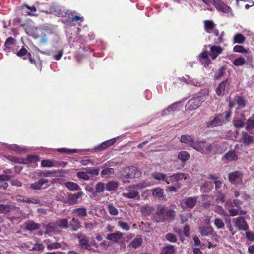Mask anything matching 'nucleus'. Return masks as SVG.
I'll use <instances>...</instances> for the list:
<instances>
[{"label": "nucleus", "mask_w": 254, "mask_h": 254, "mask_svg": "<svg viewBox=\"0 0 254 254\" xmlns=\"http://www.w3.org/2000/svg\"><path fill=\"white\" fill-rule=\"evenodd\" d=\"M215 24L212 20H206L204 21V27L207 33H212V30L214 29Z\"/></svg>", "instance_id": "32"}, {"label": "nucleus", "mask_w": 254, "mask_h": 254, "mask_svg": "<svg viewBox=\"0 0 254 254\" xmlns=\"http://www.w3.org/2000/svg\"><path fill=\"white\" fill-rule=\"evenodd\" d=\"M212 148L213 145L206 142V143L205 144V148H204V152L203 153L209 154L211 153Z\"/></svg>", "instance_id": "61"}, {"label": "nucleus", "mask_w": 254, "mask_h": 254, "mask_svg": "<svg viewBox=\"0 0 254 254\" xmlns=\"http://www.w3.org/2000/svg\"><path fill=\"white\" fill-rule=\"evenodd\" d=\"M212 32H213L216 36H218L217 38L214 39V43L215 44H219L223 42V36L224 35V32H222L219 35V31L216 29H214L212 30Z\"/></svg>", "instance_id": "34"}, {"label": "nucleus", "mask_w": 254, "mask_h": 254, "mask_svg": "<svg viewBox=\"0 0 254 254\" xmlns=\"http://www.w3.org/2000/svg\"><path fill=\"white\" fill-rule=\"evenodd\" d=\"M142 239L141 238H135L130 244V246L133 248H137L141 245Z\"/></svg>", "instance_id": "44"}, {"label": "nucleus", "mask_w": 254, "mask_h": 254, "mask_svg": "<svg viewBox=\"0 0 254 254\" xmlns=\"http://www.w3.org/2000/svg\"><path fill=\"white\" fill-rule=\"evenodd\" d=\"M239 145H236L233 150H231L227 152L222 157V160L225 162L231 161H236L238 159V148Z\"/></svg>", "instance_id": "7"}, {"label": "nucleus", "mask_w": 254, "mask_h": 254, "mask_svg": "<svg viewBox=\"0 0 254 254\" xmlns=\"http://www.w3.org/2000/svg\"><path fill=\"white\" fill-rule=\"evenodd\" d=\"M190 154L187 151H181L178 154V159L181 160L182 162H185L189 160L190 158Z\"/></svg>", "instance_id": "43"}, {"label": "nucleus", "mask_w": 254, "mask_h": 254, "mask_svg": "<svg viewBox=\"0 0 254 254\" xmlns=\"http://www.w3.org/2000/svg\"><path fill=\"white\" fill-rule=\"evenodd\" d=\"M242 139L244 144L249 145L253 142V138L247 132L242 133Z\"/></svg>", "instance_id": "38"}, {"label": "nucleus", "mask_w": 254, "mask_h": 254, "mask_svg": "<svg viewBox=\"0 0 254 254\" xmlns=\"http://www.w3.org/2000/svg\"><path fill=\"white\" fill-rule=\"evenodd\" d=\"M118 225L123 230L127 231H128L130 229V226L127 223L121 221H119L118 222Z\"/></svg>", "instance_id": "56"}, {"label": "nucleus", "mask_w": 254, "mask_h": 254, "mask_svg": "<svg viewBox=\"0 0 254 254\" xmlns=\"http://www.w3.org/2000/svg\"><path fill=\"white\" fill-rule=\"evenodd\" d=\"M83 192H78L77 193H68V201L70 204H75L78 202V199L82 198L84 195Z\"/></svg>", "instance_id": "16"}, {"label": "nucleus", "mask_w": 254, "mask_h": 254, "mask_svg": "<svg viewBox=\"0 0 254 254\" xmlns=\"http://www.w3.org/2000/svg\"><path fill=\"white\" fill-rule=\"evenodd\" d=\"M73 216H78L79 218H83L87 216V209L84 207H81L73 209L72 211Z\"/></svg>", "instance_id": "18"}, {"label": "nucleus", "mask_w": 254, "mask_h": 254, "mask_svg": "<svg viewBox=\"0 0 254 254\" xmlns=\"http://www.w3.org/2000/svg\"><path fill=\"white\" fill-rule=\"evenodd\" d=\"M175 214V211L171 209L160 206L157 207V211L154 216V219L156 222H163L168 218H174Z\"/></svg>", "instance_id": "1"}, {"label": "nucleus", "mask_w": 254, "mask_h": 254, "mask_svg": "<svg viewBox=\"0 0 254 254\" xmlns=\"http://www.w3.org/2000/svg\"><path fill=\"white\" fill-rule=\"evenodd\" d=\"M57 226L62 229H67L69 227V223L67 219L63 218L58 221Z\"/></svg>", "instance_id": "39"}, {"label": "nucleus", "mask_w": 254, "mask_h": 254, "mask_svg": "<svg viewBox=\"0 0 254 254\" xmlns=\"http://www.w3.org/2000/svg\"><path fill=\"white\" fill-rule=\"evenodd\" d=\"M105 188L102 182L98 183L95 186V191L96 193H101L104 192Z\"/></svg>", "instance_id": "50"}, {"label": "nucleus", "mask_w": 254, "mask_h": 254, "mask_svg": "<svg viewBox=\"0 0 254 254\" xmlns=\"http://www.w3.org/2000/svg\"><path fill=\"white\" fill-rule=\"evenodd\" d=\"M246 55L245 57H240L239 58H236L233 62V64L234 65L236 66H240L245 64L246 63Z\"/></svg>", "instance_id": "36"}, {"label": "nucleus", "mask_w": 254, "mask_h": 254, "mask_svg": "<svg viewBox=\"0 0 254 254\" xmlns=\"http://www.w3.org/2000/svg\"><path fill=\"white\" fill-rule=\"evenodd\" d=\"M48 182V180L47 179H40L37 182L31 184L30 185V188L36 190H39L42 185Z\"/></svg>", "instance_id": "24"}, {"label": "nucleus", "mask_w": 254, "mask_h": 254, "mask_svg": "<svg viewBox=\"0 0 254 254\" xmlns=\"http://www.w3.org/2000/svg\"><path fill=\"white\" fill-rule=\"evenodd\" d=\"M140 209L141 213L145 215H149L153 210L152 207L148 206H143Z\"/></svg>", "instance_id": "52"}, {"label": "nucleus", "mask_w": 254, "mask_h": 254, "mask_svg": "<svg viewBox=\"0 0 254 254\" xmlns=\"http://www.w3.org/2000/svg\"><path fill=\"white\" fill-rule=\"evenodd\" d=\"M175 249L173 245H168L164 247L161 251V254H174Z\"/></svg>", "instance_id": "35"}, {"label": "nucleus", "mask_w": 254, "mask_h": 254, "mask_svg": "<svg viewBox=\"0 0 254 254\" xmlns=\"http://www.w3.org/2000/svg\"><path fill=\"white\" fill-rule=\"evenodd\" d=\"M123 234L120 232H116L114 233H110L107 235V239L117 242L122 237Z\"/></svg>", "instance_id": "22"}, {"label": "nucleus", "mask_w": 254, "mask_h": 254, "mask_svg": "<svg viewBox=\"0 0 254 254\" xmlns=\"http://www.w3.org/2000/svg\"><path fill=\"white\" fill-rule=\"evenodd\" d=\"M107 210L109 214L111 215H117L118 214V209L114 206L113 204L109 203L107 206Z\"/></svg>", "instance_id": "41"}, {"label": "nucleus", "mask_w": 254, "mask_h": 254, "mask_svg": "<svg viewBox=\"0 0 254 254\" xmlns=\"http://www.w3.org/2000/svg\"><path fill=\"white\" fill-rule=\"evenodd\" d=\"M138 186H130L126 189V192L122 194V196L127 198H139V193L137 191Z\"/></svg>", "instance_id": "8"}, {"label": "nucleus", "mask_w": 254, "mask_h": 254, "mask_svg": "<svg viewBox=\"0 0 254 254\" xmlns=\"http://www.w3.org/2000/svg\"><path fill=\"white\" fill-rule=\"evenodd\" d=\"M208 52L206 51H203L199 55L200 61L204 66H208L211 63L210 58L208 57Z\"/></svg>", "instance_id": "20"}, {"label": "nucleus", "mask_w": 254, "mask_h": 254, "mask_svg": "<svg viewBox=\"0 0 254 254\" xmlns=\"http://www.w3.org/2000/svg\"><path fill=\"white\" fill-rule=\"evenodd\" d=\"M177 108V105L176 103H173L172 105H170L167 108L164 109L162 111V114L163 115H166L172 112H174L176 110Z\"/></svg>", "instance_id": "40"}, {"label": "nucleus", "mask_w": 254, "mask_h": 254, "mask_svg": "<svg viewBox=\"0 0 254 254\" xmlns=\"http://www.w3.org/2000/svg\"><path fill=\"white\" fill-rule=\"evenodd\" d=\"M16 55L19 57H23L24 60H26L27 56L28 58L29 61L31 64H35V60L32 58L31 54L27 52V50L24 47H22L17 53Z\"/></svg>", "instance_id": "17"}, {"label": "nucleus", "mask_w": 254, "mask_h": 254, "mask_svg": "<svg viewBox=\"0 0 254 254\" xmlns=\"http://www.w3.org/2000/svg\"><path fill=\"white\" fill-rule=\"evenodd\" d=\"M174 175L176 182L182 179H186L187 178L186 175L183 173H178L174 174Z\"/></svg>", "instance_id": "63"}, {"label": "nucleus", "mask_w": 254, "mask_h": 254, "mask_svg": "<svg viewBox=\"0 0 254 254\" xmlns=\"http://www.w3.org/2000/svg\"><path fill=\"white\" fill-rule=\"evenodd\" d=\"M233 51L235 52H239L242 53L247 52V50L243 46L241 45L235 46L233 48Z\"/></svg>", "instance_id": "60"}, {"label": "nucleus", "mask_w": 254, "mask_h": 254, "mask_svg": "<svg viewBox=\"0 0 254 254\" xmlns=\"http://www.w3.org/2000/svg\"><path fill=\"white\" fill-rule=\"evenodd\" d=\"M45 228V233L55 232L57 229V226L54 223H50L48 224V225H46Z\"/></svg>", "instance_id": "48"}, {"label": "nucleus", "mask_w": 254, "mask_h": 254, "mask_svg": "<svg viewBox=\"0 0 254 254\" xmlns=\"http://www.w3.org/2000/svg\"><path fill=\"white\" fill-rule=\"evenodd\" d=\"M83 18L82 17H80V16L76 15L72 17H69L66 21V23L70 25H72V22L75 21L81 20L83 21Z\"/></svg>", "instance_id": "53"}, {"label": "nucleus", "mask_w": 254, "mask_h": 254, "mask_svg": "<svg viewBox=\"0 0 254 254\" xmlns=\"http://www.w3.org/2000/svg\"><path fill=\"white\" fill-rule=\"evenodd\" d=\"M165 238L168 241L171 242H175L177 241V238L176 236L172 233H167L166 235Z\"/></svg>", "instance_id": "62"}, {"label": "nucleus", "mask_w": 254, "mask_h": 254, "mask_svg": "<svg viewBox=\"0 0 254 254\" xmlns=\"http://www.w3.org/2000/svg\"><path fill=\"white\" fill-rule=\"evenodd\" d=\"M214 223L218 229L223 228L224 227V223L221 219L216 218L214 220Z\"/></svg>", "instance_id": "57"}, {"label": "nucleus", "mask_w": 254, "mask_h": 254, "mask_svg": "<svg viewBox=\"0 0 254 254\" xmlns=\"http://www.w3.org/2000/svg\"><path fill=\"white\" fill-rule=\"evenodd\" d=\"M25 228L30 231L37 230L39 228L40 225L35 222L31 220L26 221L25 223Z\"/></svg>", "instance_id": "25"}, {"label": "nucleus", "mask_w": 254, "mask_h": 254, "mask_svg": "<svg viewBox=\"0 0 254 254\" xmlns=\"http://www.w3.org/2000/svg\"><path fill=\"white\" fill-rule=\"evenodd\" d=\"M214 211L215 212L217 213L218 214H219L221 215L225 216L228 215L227 213L224 210L223 208L221 206L217 205L215 208Z\"/></svg>", "instance_id": "54"}, {"label": "nucleus", "mask_w": 254, "mask_h": 254, "mask_svg": "<svg viewBox=\"0 0 254 254\" xmlns=\"http://www.w3.org/2000/svg\"><path fill=\"white\" fill-rule=\"evenodd\" d=\"M245 38L244 36L241 34H237L234 37V43L241 44L244 42Z\"/></svg>", "instance_id": "49"}, {"label": "nucleus", "mask_w": 254, "mask_h": 254, "mask_svg": "<svg viewBox=\"0 0 254 254\" xmlns=\"http://www.w3.org/2000/svg\"><path fill=\"white\" fill-rule=\"evenodd\" d=\"M214 5L218 11L226 14L228 16L233 15L231 8L225 4L223 1L220 0H216Z\"/></svg>", "instance_id": "6"}, {"label": "nucleus", "mask_w": 254, "mask_h": 254, "mask_svg": "<svg viewBox=\"0 0 254 254\" xmlns=\"http://www.w3.org/2000/svg\"><path fill=\"white\" fill-rule=\"evenodd\" d=\"M151 175L153 178L158 181H162L165 182V180L167 179V175L159 172H155Z\"/></svg>", "instance_id": "31"}, {"label": "nucleus", "mask_w": 254, "mask_h": 254, "mask_svg": "<svg viewBox=\"0 0 254 254\" xmlns=\"http://www.w3.org/2000/svg\"><path fill=\"white\" fill-rule=\"evenodd\" d=\"M174 175L176 182L182 179H186L187 178L186 175L183 173H178L174 174Z\"/></svg>", "instance_id": "64"}, {"label": "nucleus", "mask_w": 254, "mask_h": 254, "mask_svg": "<svg viewBox=\"0 0 254 254\" xmlns=\"http://www.w3.org/2000/svg\"><path fill=\"white\" fill-rule=\"evenodd\" d=\"M242 117L241 118H236L233 120V124L234 126L236 127H244L245 119L242 114Z\"/></svg>", "instance_id": "33"}, {"label": "nucleus", "mask_w": 254, "mask_h": 254, "mask_svg": "<svg viewBox=\"0 0 254 254\" xmlns=\"http://www.w3.org/2000/svg\"><path fill=\"white\" fill-rule=\"evenodd\" d=\"M198 231L202 236H212V237H218L216 233L214 232L213 228L211 226H200L198 228Z\"/></svg>", "instance_id": "12"}, {"label": "nucleus", "mask_w": 254, "mask_h": 254, "mask_svg": "<svg viewBox=\"0 0 254 254\" xmlns=\"http://www.w3.org/2000/svg\"><path fill=\"white\" fill-rule=\"evenodd\" d=\"M225 70V68H224L223 67L220 68L218 70V71L215 73V78L216 79H219L221 77H222L224 75Z\"/></svg>", "instance_id": "59"}, {"label": "nucleus", "mask_w": 254, "mask_h": 254, "mask_svg": "<svg viewBox=\"0 0 254 254\" xmlns=\"http://www.w3.org/2000/svg\"><path fill=\"white\" fill-rule=\"evenodd\" d=\"M65 186L69 190L73 191V190H81V188L80 186L76 183L73 182H67L65 183Z\"/></svg>", "instance_id": "30"}, {"label": "nucleus", "mask_w": 254, "mask_h": 254, "mask_svg": "<svg viewBox=\"0 0 254 254\" xmlns=\"http://www.w3.org/2000/svg\"><path fill=\"white\" fill-rule=\"evenodd\" d=\"M234 226L237 227L239 230L246 231L248 229V225H247L246 220L242 217H239L234 219Z\"/></svg>", "instance_id": "15"}, {"label": "nucleus", "mask_w": 254, "mask_h": 254, "mask_svg": "<svg viewBox=\"0 0 254 254\" xmlns=\"http://www.w3.org/2000/svg\"><path fill=\"white\" fill-rule=\"evenodd\" d=\"M75 237L79 241V246L80 249L84 250L90 244L88 238L84 234L79 233L75 234Z\"/></svg>", "instance_id": "13"}, {"label": "nucleus", "mask_w": 254, "mask_h": 254, "mask_svg": "<svg viewBox=\"0 0 254 254\" xmlns=\"http://www.w3.org/2000/svg\"><path fill=\"white\" fill-rule=\"evenodd\" d=\"M153 196L157 198L159 200H163L164 199L163 189L157 187L152 190Z\"/></svg>", "instance_id": "23"}, {"label": "nucleus", "mask_w": 254, "mask_h": 254, "mask_svg": "<svg viewBox=\"0 0 254 254\" xmlns=\"http://www.w3.org/2000/svg\"><path fill=\"white\" fill-rule=\"evenodd\" d=\"M236 101L239 107L243 108L245 106L246 101L243 97L237 96Z\"/></svg>", "instance_id": "55"}, {"label": "nucleus", "mask_w": 254, "mask_h": 254, "mask_svg": "<svg viewBox=\"0 0 254 254\" xmlns=\"http://www.w3.org/2000/svg\"><path fill=\"white\" fill-rule=\"evenodd\" d=\"M124 173V177L126 178L132 179L138 178L141 176V172L133 166L125 168Z\"/></svg>", "instance_id": "4"}, {"label": "nucleus", "mask_w": 254, "mask_h": 254, "mask_svg": "<svg viewBox=\"0 0 254 254\" xmlns=\"http://www.w3.org/2000/svg\"><path fill=\"white\" fill-rule=\"evenodd\" d=\"M205 141H194L193 144H192V148L195 150L201 153L204 152V148H205Z\"/></svg>", "instance_id": "27"}, {"label": "nucleus", "mask_w": 254, "mask_h": 254, "mask_svg": "<svg viewBox=\"0 0 254 254\" xmlns=\"http://www.w3.org/2000/svg\"><path fill=\"white\" fill-rule=\"evenodd\" d=\"M13 208L18 210L20 209L19 207H16L12 205H8L6 204H0V213L7 214L11 211Z\"/></svg>", "instance_id": "26"}, {"label": "nucleus", "mask_w": 254, "mask_h": 254, "mask_svg": "<svg viewBox=\"0 0 254 254\" xmlns=\"http://www.w3.org/2000/svg\"><path fill=\"white\" fill-rule=\"evenodd\" d=\"M118 186V183L116 181H109L106 184L105 189L108 191L115 190L117 189Z\"/></svg>", "instance_id": "29"}, {"label": "nucleus", "mask_w": 254, "mask_h": 254, "mask_svg": "<svg viewBox=\"0 0 254 254\" xmlns=\"http://www.w3.org/2000/svg\"><path fill=\"white\" fill-rule=\"evenodd\" d=\"M243 174L241 172L238 171L230 173L228 175L229 181L236 186L241 185L243 184Z\"/></svg>", "instance_id": "5"}, {"label": "nucleus", "mask_w": 254, "mask_h": 254, "mask_svg": "<svg viewBox=\"0 0 254 254\" xmlns=\"http://www.w3.org/2000/svg\"><path fill=\"white\" fill-rule=\"evenodd\" d=\"M213 188V182L212 181H206L203 183L200 186V191L202 193H209Z\"/></svg>", "instance_id": "19"}, {"label": "nucleus", "mask_w": 254, "mask_h": 254, "mask_svg": "<svg viewBox=\"0 0 254 254\" xmlns=\"http://www.w3.org/2000/svg\"><path fill=\"white\" fill-rule=\"evenodd\" d=\"M80 223L79 220L73 216L69 224L71 231H77L81 227Z\"/></svg>", "instance_id": "21"}, {"label": "nucleus", "mask_w": 254, "mask_h": 254, "mask_svg": "<svg viewBox=\"0 0 254 254\" xmlns=\"http://www.w3.org/2000/svg\"><path fill=\"white\" fill-rule=\"evenodd\" d=\"M229 83L227 79L221 82L216 89L217 95L221 97L228 93L229 90Z\"/></svg>", "instance_id": "10"}, {"label": "nucleus", "mask_w": 254, "mask_h": 254, "mask_svg": "<svg viewBox=\"0 0 254 254\" xmlns=\"http://www.w3.org/2000/svg\"><path fill=\"white\" fill-rule=\"evenodd\" d=\"M231 115V112L230 111H226L223 114H219L213 120L208 122L206 126L208 127H214L217 126L222 125L223 123L228 121Z\"/></svg>", "instance_id": "3"}, {"label": "nucleus", "mask_w": 254, "mask_h": 254, "mask_svg": "<svg viewBox=\"0 0 254 254\" xmlns=\"http://www.w3.org/2000/svg\"><path fill=\"white\" fill-rule=\"evenodd\" d=\"M51 12L55 15L60 17H64L67 14L66 12L62 11L58 7H54L52 8Z\"/></svg>", "instance_id": "37"}, {"label": "nucleus", "mask_w": 254, "mask_h": 254, "mask_svg": "<svg viewBox=\"0 0 254 254\" xmlns=\"http://www.w3.org/2000/svg\"><path fill=\"white\" fill-rule=\"evenodd\" d=\"M114 173V170L112 168H107L103 169L101 172V175L103 178H107L109 175Z\"/></svg>", "instance_id": "42"}, {"label": "nucleus", "mask_w": 254, "mask_h": 254, "mask_svg": "<svg viewBox=\"0 0 254 254\" xmlns=\"http://www.w3.org/2000/svg\"><path fill=\"white\" fill-rule=\"evenodd\" d=\"M198 198L196 196L186 197L182 199L180 204L182 208L185 206L186 208L192 209L196 205Z\"/></svg>", "instance_id": "9"}, {"label": "nucleus", "mask_w": 254, "mask_h": 254, "mask_svg": "<svg viewBox=\"0 0 254 254\" xmlns=\"http://www.w3.org/2000/svg\"><path fill=\"white\" fill-rule=\"evenodd\" d=\"M208 95V92L207 90L201 91L196 96L188 101L186 107L190 111L196 109L200 106L203 102L206 100Z\"/></svg>", "instance_id": "2"}, {"label": "nucleus", "mask_w": 254, "mask_h": 254, "mask_svg": "<svg viewBox=\"0 0 254 254\" xmlns=\"http://www.w3.org/2000/svg\"><path fill=\"white\" fill-rule=\"evenodd\" d=\"M47 248L48 250H52V249H58L61 247V245L60 243L58 242L55 243H49V242H47Z\"/></svg>", "instance_id": "51"}, {"label": "nucleus", "mask_w": 254, "mask_h": 254, "mask_svg": "<svg viewBox=\"0 0 254 254\" xmlns=\"http://www.w3.org/2000/svg\"><path fill=\"white\" fill-rule=\"evenodd\" d=\"M116 141V139L115 138L105 141L100 145L95 147L94 148V150L95 152H96L103 151L110 146L113 145L115 143Z\"/></svg>", "instance_id": "14"}, {"label": "nucleus", "mask_w": 254, "mask_h": 254, "mask_svg": "<svg viewBox=\"0 0 254 254\" xmlns=\"http://www.w3.org/2000/svg\"><path fill=\"white\" fill-rule=\"evenodd\" d=\"M41 166L43 167H57V165L50 160H43L41 161Z\"/></svg>", "instance_id": "47"}, {"label": "nucleus", "mask_w": 254, "mask_h": 254, "mask_svg": "<svg viewBox=\"0 0 254 254\" xmlns=\"http://www.w3.org/2000/svg\"><path fill=\"white\" fill-rule=\"evenodd\" d=\"M210 51L208 52L212 60H215L223 51V48L219 46L209 45Z\"/></svg>", "instance_id": "11"}, {"label": "nucleus", "mask_w": 254, "mask_h": 254, "mask_svg": "<svg viewBox=\"0 0 254 254\" xmlns=\"http://www.w3.org/2000/svg\"><path fill=\"white\" fill-rule=\"evenodd\" d=\"M180 141L182 143L189 144L192 147V144L194 143V140L191 136L185 135H183L181 136Z\"/></svg>", "instance_id": "28"}, {"label": "nucleus", "mask_w": 254, "mask_h": 254, "mask_svg": "<svg viewBox=\"0 0 254 254\" xmlns=\"http://www.w3.org/2000/svg\"><path fill=\"white\" fill-rule=\"evenodd\" d=\"M77 176L79 179L84 180H90V176L89 175L87 171L86 172L80 171L77 172Z\"/></svg>", "instance_id": "46"}, {"label": "nucleus", "mask_w": 254, "mask_h": 254, "mask_svg": "<svg viewBox=\"0 0 254 254\" xmlns=\"http://www.w3.org/2000/svg\"><path fill=\"white\" fill-rule=\"evenodd\" d=\"M225 195L223 194L221 192L219 191L217 193V198L216 201L217 203H223L225 201Z\"/></svg>", "instance_id": "58"}, {"label": "nucleus", "mask_w": 254, "mask_h": 254, "mask_svg": "<svg viewBox=\"0 0 254 254\" xmlns=\"http://www.w3.org/2000/svg\"><path fill=\"white\" fill-rule=\"evenodd\" d=\"M254 127V117L249 118L246 122V128L248 131H250Z\"/></svg>", "instance_id": "45"}]
</instances>
